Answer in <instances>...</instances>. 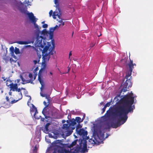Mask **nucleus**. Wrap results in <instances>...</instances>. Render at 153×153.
<instances>
[{
	"label": "nucleus",
	"mask_w": 153,
	"mask_h": 153,
	"mask_svg": "<svg viewBox=\"0 0 153 153\" xmlns=\"http://www.w3.org/2000/svg\"><path fill=\"white\" fill-rule=\"evenodd\" d=\"M72 55V51H70L69 52V58H70V56Z\"/></svg>",
	"instance_id": "a19ab883"
},
{
	"label": "nucleus",
	"mask_w": 153,
	"mask_h": 153,
	"mask_svg": "<svg viewBox=\"0 0 153 153\" xmlns=\"http://www.w3.org/2000/svg\"><path fill=\"white\" fill-rule=\"evenodd\" d=\"M16 91H17L18 92H20L21 91V89L20 88H17L16 89Z\"/></svg>",
	"instance_id": "ea45409f"
},
{
	"label": "nucleus",
	"mask_w": 153,
	"mask_h": 153,
	"mask_svg": "<svg viewBox=\"0 0 153 153\" xmlns=\"http://www.w3.org/2000/svg\"><path fill=\"white\" fill-rule=\"evenodd\" d=\"M106 108V107L104 106V107L102 109V112L101 113L102 114H103L104 113L105 110Z\"/></svg>",
	"instance_id": "72a5a7b5"
},
{
	"label": "nucleus",
	"mask_w": 153,
	"mask_h": 153,
	"mask_svg": "<svg viewBox=\"0 0 153 153\" xmlns=\"http://www.w3.org/2000/svg\"><path fill=\"white\" fill-rule=\"evenodd\" d=\"M12 99V98L10 97V98H9V97L7 96L6 97V99L8 102L9 103H10L11 101V99Z\"/></svg>",
	"instance_id": "a878e982"
},
{
	"label": "nucleus",
	"mask_w": 153,
	"mask_h": 153,
	"mask_svg": "<svg viewBox=\"0 0 153 153\" xmlns=\"http://www.w3.org/2000/svg\"><path fill=\"white\" fill-rule=\"evenodd\" d=\"M14 52H15V53L16 54H18L20 53L19 49L16 47L15 48Z\"/></svg>",
	"instance_id": "393cba45"
},
{
	"label": "nucleus",
	"mask_w": 153,
	"mask_h": 153,
	"mask_svg": "<svg viewBox=\"0 0 153 153\" xmlns=\"http://www.w3.org/2000/svg\"><path fill=\"white\" fill-rule=\"evenodd\" d=\"M130 59V61L128 63L127 65L128 67L129 70L126 73V77L130 76L131 73L133 69L134 68V67L133 66V61L132 60H131Z\"/></svg>",
	"instance_id": "9d476101"
},
{
	"label": "nucleus",
	"mask_w": 153,
	"mask_h": 153,
	"mask_svg": "<svg viewBox=\"0 0 153 153\" xmlns=\"http://www.w3.org/2000/svg\"><path fill=\"white\" fill-rule=\"evenodd\" d=\"M134 65L136 66V65L135 63H134V64L133 63V66H134Z\"/></svg>",
	"instance_id": "6e6d98bb"
},
{
	"label": "nucleus",
	"mask_w": 153,
	"mask_h": 153,
	"mask_svg": "<svg viewBox=\"0 0 153 153\" xmlns=\"http://www.w3.org/2000/svg\"><path fill=\"white\" fill-rule=\"evenodd\" d=\"M100 104L101 105L103 104H104L103 102H101L100 103Z\"/></svg>",
	"instance_id": "3c124183"
},
{
	"label": "nucleus",
	"mask_w": 153,
	"mask_h": 153,
	"mask_svg": "<svg viewBox=\"0 0 153 153\" xmlns=\"http://www.w3.org/2000/svg\"><path fill=\"white\" fill-rule=\"evenodd\" d=\"M111 102H110L107 103L104 105V106H105L106 108L107 107H109L111 105Z\"/></svg>",
	"instance_id": "7c9ffc66"
},
{
	"label": "nucleus",
	"mask_w": 153,
	"mask_h": 153,
	"mask_svg": "<svg viewBox=\"0 0 153 153\" xmlns=\"http://www.w3.org/2000/svg\"><path fill=\"white\" fill-rule=\"evenodd\" d=\"M76 131L78 134L83 136L87 135L88 134L87 131L83 128L79 129V130Z\"/></svg>",
	"instance_id": "f8f14e48"
},
{
	"label": "nucleus",
	"mask_w": 153,
	"mask_h": 153,
	"mask_svg": "<svg viewBox=\"0 0 153 153\" xmlns=\"http://www.w3.org/2000/svg\"><path fill=\"white\" fill-rule=\"evenodd\" d=\"M29 97H30V100H31V97H30V96H29Z\"/></svg>",
	"instance_id": "13d9d810"
},
{
	"label": "nucleus",
	"mask_w": 153,
	"mask_h": 153,
	"mask_svg": "<svg viewBox=\"0 0 153 153\" xmlns=\"http://www.w3.org/2000/svg\"><path fill=\"white\" fill-rule=\"evenodd\" d=\"M10 51L12 53H13L14 51V47L12 46L10 47Z\"/></svg>",
	"instance_id": "c756f323"
},
{
	"label": "nucleus",
	"mask_w": 153,
	"mask_h": 153,
	"mask_svg": "<svg viewBox=\"0 0 153 153\" xmlns=\"http://www.w3.org/2000/svg\"><path fill=\"white\" fill-rule=\"evenodd\" d=\"M34 42V39H32L31 41L28 40L27 41H18L17 43L20 45H27L29 44L32 43H33Z\"/></svg>",
	"instance_id": "4468645a"
},
{
	"label": "nucleus",
	"mask_w": 153,
	"mask_h": 153,
	"mask_svg": "<svg viewBox=\"0 0 153 153\" xmlns=\"http://www.w3.org/2000/svg\"><path fill=\"white\" fill-rule=\"evenodd\" d=\"M39 61V59L38 60V61H37L36 60H34L33 61V62L35 65L37 63V62H38Z\"/></svg>",
	"instance_id": "c9c22d12"
},
{
	"label": "nucleus",
	"mask_w": 153,
	"mask_h": 153,
	"mask_svg": "<svg viewBox=\"0 0 153 153\" xmlns=\"http://www.w3.org/2000/svg\"><path fill=\"white\" fill-rule=\"evenodd\" d=\"M70 69L69 68H68V72H67L66 73H68V72H69V71H70Z\"/></svg>",
	"instance_id": "864d4df0"
},
{
	"label": "nucleus",
	"mask_w": 153,
	"mask_h": 153,
	"mask_svg": "<svg viewBox=\"0 0 153 153\" xmlns=\"http://www.w3.org/2000/svg\"><path fill=\"white\" fill-rule=\"evenodd\" d=\"M68 119H70L71 118V115L70 114H68Z\"/></svg>",
	"instance_id": "37998d69"
},
{
	"label": "nucleus",
	"mask_w": 153,
	"mask_h": 153,
	"mask_svg": "<svg viewBox=\"0 0 153 153\" xmlns=\"http://www.w3.org/2000/svg\"><path fill=\"white\" fill-rule=\"evenodd\" d=\"M27 46L31 47V46L30 45H27Z\"/></svg>",
	"instance_id": "052dcab7"
},
{
	"label": "nucleus",
	"mask_w": 153,
	"mask_h": 153,
	"mask_svg": "<svg viewBox=\"0 0 153 153\" xmlns=\"http://www.w3.org/2000/svg\"><path fill=\"white\" fill-rule=\"evenodd\" d=\"M69 122V124H64L62 127V134L66 136H69L72 133L73 130L75 128V125L76 124V120L74 118L70 120Z\"/></svg>",
	"instance_id": "39448f33"
},
{
	"label": "nucleus",
	"mask_w": 153,
	"mask_h": 153,
	"mask_svg": "<svg viewBox=\"0 0 153 153\" xmlns=\"http://www.w3.org/2000/svg\"><path fill=\"white\" fill-rule=\"evenodd\" d=\"M1 105H2L4 107H7L8 106L5 103V102L4 101V100H2L0 102Z\"/></svg>",
	"instance_id": "a211bd4d"
},
{
	"label": "nucleus",
	"mask_w": 153,
	"mask_h": 153,
	"mask_svg": "<svg viewBox=\"0 0 153 153\" xmlns=\"http://www.w3.org/2000/svg\"><path fill=\"white\" fill-rule=\"evenodd\" d=\"M29 77L31 79H32L33 77V75L31 73H29Z\"/></svg>",
	"instance_id": "e433bc0d"
},
{
	"label": "nucleus",
	"mask_w": 153,
	"mask_h": 153,
	"mask_svg": "<svg viewBox=\"0 0 153 153\" xmlns=\"http://www.w3.org/2000/svg\"><path fill=\"white\" fill-rule=\"evenodd\" d=\"M41 58V55H40V56H39V58Z\"/></svg>",
	"instance_id": "69168bd1"
},
{
	"label": "nucleus",
	"mask_w": 153,
	"mask_h": 153,
	"mask_svg": "<svg viewBox=\"0 0 153 153\" xmlns=\"http://www.w3.org/2000/svg\"><path fill=\"white\" fill-rule=\"evenodd\" d=\"M38 80L41 85V87L40 88L41 91L40 92V95L43 97H45L46 99L47 100L48 103H49L50 100V97L49 96L43 94L42 93V91L45 87V84L43 80L41 78V76L40 75H39L38 76Z\"/></svg>",
	"instance_id": "0eeeda50"
},
{
	"label": "nucleus",
	"mask_w": 153,
	"mask_h": 153,
	"mask_svg": "<svg viewBox=\"0 0 153 153\" xmlns=\"http://www.w3.org/2000/svg\"><path fill=\"white\" fill-rule=\"evenodd\" d=\"M21 89H24L23 88H21Z\"/></svg>",
	"instance_id": "680f3d73"
},
{
	"label": "nucleus",
	"mask_w": 153,
	"mask_h": 153,
	"mask_svg": "<svg viewBox=\"0 0 153 153\" xmlns=\"http://www.w3.org/2000/svg\"><path fill=\"white\" fill-rule=\"evenodd\" d=\"M115 107L114 106L112 108H110L111 109L110 111L108 110L105 114H107V115L108 117L111 116L113 118H115L117 117H119V119L116 123H111V126L113 128H117L118 127L120 126L121 124L120 123L121 121L123 122L122 124L124 123L127 120L128 117L127 116L128 114L126 115L124 114L121 115H120L119 114L114 113L113 112V108Z\"/></svg>",
	"instance_id": "20e7f679"
},
{
	"label": "nucleus",
	"mask_w": 153,
	"mask_h": 153,
	"mask_svg": "<svg viewBox=\"0 0 153 153\" xmlns=\"http://www.w3.org/2000/svg\"><path fill=\"white\" fill-rule=\"evenodd\" d=\"M82 127V126L79 124V123H78L77 125L76 126V131H77V130H79V129Z\"/></svg>",
	"instance_id": "c85d7f7f"
},
{
	"label": "nucleus",
	"mask_w": 153,
	"mask_h": 153,
	"mask_svg": "<svg viewBox=\"0 0 153 153\" xmlns=\"http://www.w3.org/2000/svg\"><path fill=\"white\" fill-rule=\"evenodd\" d=\"M54 3L56 4V7L55 11L53 12V11L51 10L49 12V16H51L52 14L53 17L54 19H56V16H57L59 19H61V17L62 15L61 12V10L59 7V4L58 3V0H54Z\"/></svg>",
	"instance_id": "423d86ee"
},
{
	"label": "nucleus",
	"mask_w": 153,
	"mask_h": 153,
	"mask_svg": "<svg viewBox=\"0 0 153 153\" xmlns=\"http://www.w3.org/2000/svg\"><path fill=\"white\" fill-rule=\"evenodd\" d=\"M36 76H37V74H34V79H33V80H32L33 81L34 80H35V79Z\"/></svg>",
	"instance_id": "79ce46f5"
},
{
	"label": "nucleus",
	"mask_w": 153,
	"mask_h": 153,
	"mask_svg": "<svg viewBox=\"0 0 153 153\" xmlns=\"http://www.w3.org/2000/svg\"><path fill=\"white\" fill-rule=\"evenodd\" d=\"M85 116H84L83 117H84V118H85Z\"/></svg>",
	"instance_id": "774afa93"
},
{
	"label": "nucleus",
	"mask_w": 153,
	"mask_h": 153,
	"mask_svg": "<svg viewBox=\"0 0 153 153\" xmlns=\"http://www.w3.org/2000/svg\"><path fill=\"white\" fill-rule=\"evenodd\" d=\"M36 113H38L37 110L36 108H35V113L34 114L33 116L35 119H39V117H41V116H39V117H37L36 115Z\"/></svg>",
	"instance_id": "aec40b11"
},
{
	"label": "nucleus",
	"mask_w": 153,
	"mask_h": 153,
	"mask_svg": "<svg viewBox=\"0 0 153 153\" xmlns=\"http://www.w3.org/2000/svg\"><path fill=\"white\" fill-rule=\"evenodd\" d=\"M92 144L93 145L92 146H94L95 145H96V146H97L98 145H99L100 144Z\"/></svg>",
	"instance_id": "c03bdc74"
},
{
	"label": "nucleus",
	"mask_w": 153,
	"mask_h": 153,
	"mask_svg": "<svg viewBox=\"0 0 153 153\" xmlns=\"http://www.w3.org/2000/svg\"><path fill=\"white\" fill-rule=\"evenodd\" d=\"M95 43H91L90 44V47H93L95 45Z\"/></svg>",
	"instance_id": "4c0bfd02"
},
{
	"label": "nucleus",
	"mask_w": 153,
	"mask_h": 153,
	"mask_svg": "<svg viewBox=\"0 0 153 153\" xmlns=\"http://www.w3.org/2000/svg\"><path fill=\"white\" fill-rule=\"evenodd\" d=\"M57 21L59 23H62V24H59V25H56L54 27H52L50 29V38L52 39L53 37V32L57 28H59L60 27L63 26L64 25L65 22H63L62 19L61 18L60 19H57Z\"/></svg>",
	"instance_id": "6e6552de"
},
{
	"label": "nucleus",
	"mask_w": 153,
	"mask_h": 153,
	"mask_svg": "<svg viewBox=\"0 0 153 153\" xmlns=\"http://www.w3.org/2000/svg\"><path fill=\"white\" fill-rule=\"evenodd\" d=\"M73 33H74V32H73L72 33V36H73Z\"/></svg>",
	"instance_id": "e2e57ef3"
},
{
	"label": "nucleus",
	"mask_w": 153,
	"mask_h": 153,
	"mask_svg": "<svg viewBox=\"0 0 153 153\" xmlns=\"http://www.w3.org/2000/svg\"><path fill=\"white\" fill-rule=\"evenodd\" d=\"M3 59L6 62H7V61H8L9 58V57L8 56H6V55H4V56H3Z\"/></svg>",
	"instance_id": "5701e85b"
},
{
	"label": "nucleus",
	"mask_w": 153,
	"mask_h": 153,
	"mask_svg": "<svg viewBox=\"0 0 153 153\" xmlns=\"http://www.w3.org/2000/svg\"><path fill=\"white\" fill-rule=\"evenodd\" d=\"M19 97H18V99L17 100H11V101L10 103L11 104H13L14 103L17 101H18L19 100L21 99L22 97V95L21 92H20V93H19L18 94Z\"/></svg>",
	"instance_id": "2eb2a0df"
},
{
	"label": "nucleus",
	"mask_w": 153,
	"mask_h": 153,
	"mask_svg": "<svg viewBox=\"0 0 153 153\" xmlns=\"http://www.w3.org/2000/svg\"><path fill=\"white\" fill-rule=\"evenodd\" d=\"M65 120H62V123H65Z\"/></svg>",
	"instance_id": "09e8293b"
},
{
	"label": "nucleus",
	"mask_w": 153,
	"mask_h": 153,
	"mask_svg": "<svg viewBox=\"0 0 153 153\" xmlns=\"http://www.w3.org/2000/svg\"><path fill=\"white\" fill-rule=\"evenodd\" d=\"M7 85H10V91L12 90L13 91H16L18 87V84L17 83L13 84V83H11L9 85H7V83L6 84Z\"/></svg>",
	"instance_id": "ddd939ff"
},
{
	"label": "nucleus",
	"mask_w": 153,
	"mask_h": 153,
	"mask_svg": "<svg viewBox=\"0 0 153 153\" xmlns=\"http://www.w3.org/2000/svg\"><path fill=\"white\" fill-rule=\"evenodd\" d=\"M48 103V104H47V103L45 101L43 102V104L44 105H45V107L44 108L42 111V113L44 116H45V111H46V109L45 108L48 106L49 102Z\"/></svg>",
	"instance_id": "f3484780"
},
{
	"label": "nucleus",
	"mask_w": 153,
	"mask_h": 153,
	"mask_svg": "<svg viewBox=\"0 0 153 153\" xmlns=\"http://www.w3.org/2000/svg\"><path fill=\"white\" fill-rule=\"evenodd\" d=\"M76 122H77L78 123L82 122L83 120H81V118L79 117H77L76 118L75 120Z\"/></svg>",
	"instance_id": "6ab92c4d"
},
{
	"label": "nucleus",
	"mask_w": 153,
	"mask_h": 153,
	"mask_svg": "<svg viewBox=\"0 0 153 153\" xmlns=\"http://www.w3.org/2000/svg\"><path fill=\"white\" fill-rule=\"evenodd\" d=\"M21 79L23 83L25 82V80L24 78H23L22 76H21Z\"/></svg>",
	"instance_id": "58836bf2"
},
{
	"label": "nucleus",
	"mask_w": 153,
	"mask_h": 153,
	"mask_svg": "<svg viewBox=\"0 0 153 153\" xmlns=\"http://www.w3.org/2000/svg\"><path fill=\"white\" fill-rule=\"evenodd\" d=\"M28 16L31 22L33 23L34 26L36 28L38 29L39 26L36 23L37 19H36L35 16H34L33 13H27Z\"/></svg>",
	"instance_id": "1a4fd4ad"
},
{
	"label": "nucleus",
	"mask_w": 153,
	"mask_h": 153,
	"mask_svg": "<svg viewBox=\"0 0 153 153\" xmlns=\"http://www.w3.org/2000/svg\"><path fill=\"white\" fill-rule=\"evenodd\" d=\"M66 122L68 123V124H69V123H70V122H69V121L68 120H67L66 121Z\"/></svg>",
	"instance_id": "de8ad7c7"
},
{
	"label": "nucleus",
	"mask_w": 153,
	"mask_h": 153,
	"mask_svg": "<svg viewBox=\"0 0 153 153\" xmlns=\"http://www.w3.org/2000/svg\"><path fill=\"white\" fill-rule=\"evenodd\" d=\"M71 143L72 144H73V143H76V141H75L74 142H73Z\"/></svg>",
	"instance_id": "a18cd8bd"
},
{
	"label": "nucleus",
	"mask_w": 153,
	"mask_h": 153,
	"mask_svg": "<svg viewBox=\"0 0 153 153\" xmlns=\"http://www.w3.org/2000/svg\"><path fill=\"white\" fill-rule=\"evenodd\" d=\"M48 27V25L47 24H44L42 25L43 27L44 28H46L47 27Z\"/></svg>",
	"instance_id": "f704fd0d"
},
{
	"label": "nucleus",
	"mask_w": 153,
	"mask_h": 153,
	"mask_svg": "<svg viewBox=\"0 0 153 153\" xmlns=\"http://www.w3.org/2000/svg\"><path fill=\"white\" fill-rule=\"evenodd\" d=\"M29 83L33 84V81L31 79L27 80H25V82L23 83V84H26V83Z\"/></svg>",
	"instance_id": "4be33fe9"
},
{
	"label": "nucleus",
	"mask_w": 153,
	"mask_h": 153,
	"mask_svg": "<svg viewBox=\"0 0 153 153\" xmlns=\"http://www.w3.org/2000/svg\"><path fill=\"white\" fill-rule=\"evenodd\" d=\"M50 144L46 152L52 153H86L87 144Z\"/></svg>",
	"instance_id": "f257e3e1"
},
{
	"label": "nucleus",
	"mask_w": 153,
	"mask_h": 153,
	"mask_svg": "<svg viewBox=\"0 0 153 153\" xmlns=\"http://www.w3.org/2000/svg\"><path fill=\"white\" fill-rule=\"evenodd\" d=\"M93 142L91 143H94V144L97 143H96L94 142V140H93Z\"/></svg>",
	"instance_id": "8fccbe9b"
},
{
	"label": "nucleus",
	"mask_w": 153,
	"mask_h": 153,
	"mask_svg": "<svg viewBox=\"0 0 153 153\" xmlns=\"http://www.w3.org/2000/svg\"><path fill=\"white\" fill-rule=\"evenodd\" d=\"M129 77L130 76H127L126 77V75L125 78L126 79V80L125 82L123 84L124 86H127L128 88L131 87L132 86V83L131 80V76L129 78Z\"/></svg>",
	"instance_id": "9b49d317"
},
{
	"label": "nucleus",
	"mask_w": 153,
	"mask_h": 153,
	"mask_svg": "<svg viewBox=\"0 0 153 153\" xmlns=\"http://www.w3.org/2000/svg\"><path fill=\"white\" fill-rule=\"evenodd\" d=\"M120 97V95L118 94L117 95L116 97H115L114 98V100H115L116 101H117L119 100V99H118L117 98L118 97Z\"/></svg>",
	"instance_id": "2f4dec72"
},
{
	"label": "nucleus",
	"mask_w": 153,
	"mask_h": 153,
	"mask_svg": "<svg viewBox=\"0 0 153 153\" xmlns=\"http://www.w3.org/2000/svg\"><path fill=\"white\" fill-rule=\"evenodd\" d=\"M46 142L48 143H62V141L60 140H57L55 141H54L51 143V140L49 139H46Z\"/></svg>",
	"instance_id": "dca6fc26"
},
{
	"label": "nucleus",
	"mask_w": 153,
	"mask_h": 153,
	"mask_svg": "<svg viewBox=\"0 0 153 153\" xmlns=\"http://www.w3.org/2000/svg\"><path fill=\"white\" fill-rule=\"evenodd\" d=\"M38 150V148L36 145L33 149V153H36Z\"/></svg>",
	"instance_id": "cd10ccee"
},
{
	"label": "nucleus",
	"mask_w": 153,
	"mask_h": 153,
	"mask_svg": "<svg viewBox=\"0 0 153 153\" xmlns=\"http://www.w3.org/2000/svg\"><path fill=\"white\" fill-rule=\"evenodd\" d=\"M132 91L128 95H125L115 105L113 108L114 113L119 114L120 115L125 114L126 115L129 112H132L135 108L134 102V97Z\"/></svg>",
	"instance_id": "f03ea898"
},
{
	"label": "nucleus",
	"mask_w": 153,
	"mask_h": 153,
	"mask_svg": "<svg viewBox=\"0 0 153 153\" xmlns=\"http://www.w3.org/2000/svg\"><path fill=\"white\" fill-rule=\"evenodd\" d=\"M50 125V123H47L45 126V128L46 132H48V127Z\"/></svg>",
	"instance_id": "b1692460"
},
{
	"label": "nucleus",
	"mask_w": 153,
	"mask_h": 153,
	"mask_svg": "<svg viewBox=\"0 0 153 153\" xmlns=\"http://www.w3.org/2000/svg\"><path fill=\"white\" fill-rule=\"evenodd\" d=\"M10 60L11 61H13V59L11 58L10 59Z\"/></svg>",
	"instance_id": "5fc2aeb1"
},
{
	"label": "nucleus",
	"mask_w": 153,
	"mask_h": 153,
	"mask_svg": "<svg viewBox=\"0 0 153 153\" xmlns=\"http://www.w3.org/2000/svg\"><path fill=\"white\" fill-rule=\"evenodd\" d=\"M20 80L19 79H18L17 80V82H19V81Z\"/></svg>",
	"instance_id": "4d7b16f0"
},
{
	"label": "nucleus",
	"mask_w": 153,
	"mask_h": 153,
	"mask_svg": "<svg viewBox=\"0 0 153 153\" xmlns=\"http://www.w3.org/2000/svg\"><path fill=\"white\" fill-rule=\"evenodd\" d=\"M38 68H36V70H37V69Z\"/></svg>",
	"instance_id": "338daca9"
},
{
	"label": "nucleus",
	"mask_w": 153,
	"mask_h": 153,
	"mask_svg": "<svg viewBox=\"0 0 153 153\" xmlns=\"http://www.w3.org/2000/svg\"><path fill=\"white\" fill-rule=\"evenodd\" d=\"M44 22H44V21H43V22H42V24H44Z\"/></svg>",
	"instance_id": "bf43d9fd"
},
{
	"label": "nucleus",
	"mask_w": 153,
	"mask_h": 153,
	"mask_svg": "<svg viewBox=\"0 0 153 153\" xmlns=\"http://www.w3.org/2000/svg\"><path fill=\"white\" fill-rule=\"evenodd\" d=\"M128 88L127 86H124V85H123V88L122 89V91L123 92H125L127 91V88Z\"/></svg>",
	"instance_id": "bb28decb"
},
{
	"label": "nucleus",
	"mask_w": 153,
	"mask_h": 153,
	"mask_svg": "<svg viewBox=\"0 0 153 153\" xmlns=\"http://www.w3.org/2000/svg\"><path fill=\"white\" fill-rule=\"evenodd\" d=\"M1 71V67L0 66V71Z\"/></svg>",
	"instance_id": "0e129e2a"
},
{
	"label": "nucleus",
	"mask_w": 153,
	"mask_h": 153,
	"mask_svg": "<svg viewBox=\"0 0 153 153\" xmlns=\"http://www.w3.org/2000/svg\"><path fill=\"white\" fill-rule=\"evenodd\" d=\"M9 94L10 95H12V92H10V91L9 92Z\"/></svg>",
	"instance_id": "49530a36"
},
{
	"label": "nucleus",
	"mask_w": 153,
	"mask_h": 153,
	"mask_svg": "<svg viewBox=\"0 0 153 153\" xmlns=\"http://www.w3.org/2000/svg\"><path fill=\"white\" fill-rule=\"evenodd\" d=\"M50 74L52 75L53 74V73L51 72H50Z\"/></svg>",
	"instance_id": "603ef678"
},
{
	"label": "nucleus",
	"mask_w": 153,
	"mask_h": 153,
	"mask_svg": "<svg viewBox=\"0 0 153 153\" xmlns=\"http://www.w3.org/2000/svg\"><path fill=\"white\" fill-rule=\"evenodd\" d=\"M36 42L37 45L39 47V49L42 52L43 64H45L51 57L55 58L56 52L54 51V47L50 48V46L46 45L45 38L42 36H40L39 33L36 35Z\"/></svg>",
	"instance_id": "7ed1b4c3"
},
{
	"label": "nucleus",
	"mask_w": 153,
	"mask_h": 153,
	"mask_svg": "<svg viewBox=\"0 0 153 153\" xmlns=\"http://www.w3.org/2000/svg\"><path fill=\"white\" fill-rule=\"evenodd\" d=\"M36 139H38V140H35L34 141V143H39V141H40V139L39 138H36Z\"/></svg>",
	"instance_id": "473e14b6"
},
{
	"label": "nucleus",
	"mask_w": 153,
	"mask_h": 153,
	"mask_svg": "<svg viewBox=\"0 0 153 153\" xmlns=\"http://www.w3.org/2000/svg\"><path fill=\"white\" fill-rule=\"evenodd\" d=\"M48 33V32L46 30V29H44L41 32V34L45 35H47Z\"/></svg>",
	"instance_id": "412c9836"
}]
</instances>
